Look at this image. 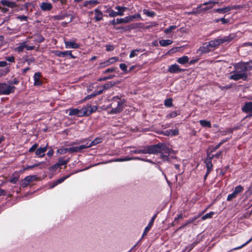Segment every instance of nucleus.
Returning a JSON list of instances; mask_svg holds the SVG:
<instances>
[{
    "mask_svg": "<svg viewBox=\"0 0 252 252\" xmlns=\"http://www.w3.org/2000/svg\"><path fill=\"white\" fill-rule=\"evenodd\" d=\"M230 10V8L228 6H226L222 8H218L215 9L214 11L220 13H225Z\"/></svg>",
    "mask_w": 252,
    "mask_h": 252,
    "instance_id": "obj_35",
    "label": "nucleus"
},
{
    "mask_svg": "<svg viewBox=\"0 0 252 252\" xmlns=\"http://www.w3.org/2000/svg\"><path fill=\"white\" fill-rule=\"evenodd\" d=\"M177 28V26L175 25L171 26L169 28L165 29L164 32L165 33L168 34L171 33L173 30Z\"/></svg>",
    "mask_w": 252,
    "mask_h": 252,
    "instance_id": "obj_39",
    "label": "nucleus"
},
{
    "mask_svg": "<svg viewBox=\"0 0 252 252\" xmlns=\"http://www.w3.org/2000/svg\"><path fill=\"white\" fill-rule=\"evenodd\" d=\"M120 68L124 71H126L127 66L125 63H121L120 64Z\"/></svg>",
    "mask_w": 252,
    "mask_h": 252,
    "instance_id": "obj_58",
    "label": "nucleus"
},
{
    "mask_svg": "<svg viewBox=\"0 0 252 252\" xmlns=\"http://www.w3.org/2000/svg\"><path fill=\"white\" fill-rule=\"evenodd\" d=\"M220 21H221V22L222 23V24H226L228 22V19H225L223 18H220V19H218L216 20V21L218 22Z\"/></svg>",
    "mask_w": 252,
    "mask_h": 252,
    "instance_id": "obj_62",
    "label": "nucleus"
},
{
    "mask_svg": "<svg viewBox=\"0 0 252 252\" xmlns=\"http://www.w3.org/2000/svg\"><path fill=\"white\" fill-rule=\"evenodd\" d=\"M69 161V159H67V160L64 159L63 158H60L59 159V164L60 166L66 165L68 162Z\"/></svg>",
    "mask_w": 252,
    "mask_h": 252,
    "instance_id": "obj_42",
    "label": "nucleus"
},
{
    "mask_svg": "<svg viewBox=\"0 0 252 252\" xmlns=\"http://www.w3.org/2000/svg\"><path fill=\"white\" fill-rule=\"evenodd\" d=\"M184 70L179 67V66L176 64H174L170 66L168 68V71L172 73L181 72Z\"/></svg>",
    "mask_w": 252,
    "mask_h": 252,
    "instance_id": "obj_11",
    "label": "nucleus"
},
{
    "mask_svg": "<svg viewBox=\"0 0 252 252\" xmlns=\"http://www.w3.org/2000/svg\"><path fill=\"white\" fill-rule=\"evenodd\" d=\"M135 18V16L130 17H126L124 18L117 19V23L118 24L122 23H127L132 21L133 18Z\"/></svg>",
    "mask_w": 252,
    "mask_h": 252,
    "instance_id": "obj_19",
    "label": "nucleus"
},
{
    "mask_svg": "<svg viewBox=\"0 0 252 252\" xmlns=\"http://www.w3.org/2000/svg\"><path fill=\"white\" fill-rule=\"evenodd\" d=\"M26 62L29 65L31 63L34 62V59L33 58H31L30 59H27L26 60Z\"/></svg>",
    "mask_w": 252,
    "mask_h": 252,
    "instance_id": "obj_61",
    "label": "nucleus"
},
{
    "mask_svg": "<svg viewBox=\"0 0 252 252\" xmlns=\"http://www.w3.org/2000/svg\"><path fill=\"white\" fill-rule=\"evenodd\" d=\"M211 47L209 46L208 43L206 42L204 43L203 45L200 47L198 50V52H199L201 54L208 53L211 51Z\"/></svg>",
    "mask_w": 252,
    "mask_h": 252,
    "instance_id": "obj_14",
    "label": "nucleus"
},
{
    "mask_svg": "<svg viewBox=\"0 0 252 252\" xmlns=\"http://www.w3.org/2000/svg\"><path fill=\"white\" fill-rule=\"evenodd\" d=\"M165 135L167 136H175L179 134L178 129H168L163 132Z\"/></svg>",
    "mask_w": 252,
    "mask_h": 252,
    "instance_id": "obj_23",
    "label": "nucleus"
},
{
    "mask_svg": "<svg viewBox=\"0 0 252 252\" xmlns=\"http://www.w3.org/2000/svg\"><path fill=\"white\" fill-rule=\"evenodd\" d=\"M243 187L241 186H238L235 188L234 191L231 193L229 194L227 198V201H231L233 198H235L237 195L242 191Z\"/></svg>",
    "mask_w": 252,
    "mask_h": 252,
    "instance_id": "obj_9",
    "label": "nucleus"
},
{
    "mask_svg": "<svg viewBox=\"0 0 252 252\" xmlns=\"http://www.w3.org/2000/svg\"><path fill=\"white\" fill-rule=\"evenodd\" d=\"M67 152V148L60 149L57 150V153L60 154H64Z\"/></svg>",
    "mask_w": 252,
    "mask_h": 252,
    "instance_id": "obj_50",
    "label": "nucleus"
},
{
    "mask_svg": "<svg viewBox=\"0 0 252 252\" xmlns=\"http://www.w3.org/2000/svg\"><path fill=\"white\" fill-rule=\"evenodd\" d=\"M99 2L97 0H91L86 1L84 4V6L88 7L89 8H92L93 6L98 4Z\"/></svg>",
    "mask_w": 252,
    "mask_h": 252,
    "instance_id": "obj_22",
    "label": "nucleus"
},
{
    "mask_svg": "<svg viewBox=\"0 0 252 252\" xmlns=\"http://www.w3.org/2000/svg\"><path fill=\"white\" fill-rule=\"evenodd\" d=\"M157 217V215H154L151 219L150 221L149 222L148 226L145 228V230L144 231V232H143V236L142 237H143L145 235H146L148 233V231L150 230V229H151V227L152 226L153 224V223H154V221L156 219Z\"/></svg>",
    "mask_w": 252,
    "mask_h": 252,
    "instance_id": "obj_20",
    "label": "nucleus"
},
{
    "mask_svg": "<svg viewBox=\"0 0 252 252\" xmlns=\"http://www.w3.org/2000/svg\"><path fill=\"white\" fill-rule=\"evenodd\" d=\"M97 110L95 106L92 107L90 105H87L85 107L81 109L82 116H89Z\"/></svg>",
    "mask_w": 252,
    "mask_h": 252,
    "instance_id": "obj_7",
    "label": "nucleus"
},
{
    "mask_svg": "<svg viewBox=\"0 0 252 252\" xmlns=\"http://www.w3.org/2000/svg\"><path fill=\"white\" fill-rule=\"evenodd\" d=\"M40 164V163H37V164H33L32 165H31V166H27V167H26L24 169V170H29V169H32V168H33L34 167L38 166Z\"/></svg>",
    "mask_w": 252,
    "mask_h": 252,
    "instance_id": "obj_53",
    "label": "nucleus"
},
{
    "mask_svg": "<svg viewBox=\"0 0 252 252\" xmlns=\"http://www.w3.org/2000/svg\"><path fill=\"white\" fill-rule=\"evenodd\" d=\"M252 241V237L249 241H248L247 242H246L245 244H243L242 246H239L237 248H234L233 250H238V249H241L242 247H243L244 246H246L248 243H249Z\"/></svg>",
    "mask_w": 252,
    "mask_h": 252,
    "instance_id": "obj_55",
    "label": "nucleus"
},
{
    "mask_svg": "<svg viewBox=\"0 0 252 252\" xmlns=\"http://www.w3.org/2000/svg\"><path fill=\"white\" fill-rule=\"evenodd\" d=\"M233 128H229L225 131H223L222 132V135H225L226 134H227V133H232L233 132Z\"/></svg>",
    "mask_w": 252,
    "mask_h": 252,
    "instance_id": "obj_56",
    "label": "nucleus"
},
{
    "mask_svg": "<svg viewBox=\"0 0 252 252\" xmlns=\"http://www.w3.org/2000/svg\"><path fill=\"white\" fill-rule=\"evenodd\" d=\"M6 60L10 62H14L15 61V58L13 56L6 57Z\"/></svg>",
    "mask_w": 252,
    "mask_h": 252,
    "instance_id": "obj_63",
    "label": "nucleus"
},
{
    "mask_svg": "<svg viewBox=\"0 0 252 252\" xmlns=\"http://www.w3.org/2000/svg\"><path fill=\"white\" fill-rule=\"evenodd\" d=\"M37 177L36 175H30L27 176L21 182V185L23 188L27 187L31 183L36 180Z\"/></svg>",
    "mask_w": 252,
    "mask_h": 252,
    "instance_id": "obj_8",
    "label": "nucleus"
},
{
    "mask_svg": "<svg viewBox=\"0 0 252 252\" xmlns=\"http://www.w3.org/2000/svg\"><path fill=\"white\" fill-rule=\"evenodd\" d=\"M55 54L56 56L58 57H65L66 56H67L68 54H70V51H66L64 52H62L60 51H55Z\"/></svg>",
    "mask_w": 252,
    "mask_h": 252,
    "instance_id": "obj_33",
    "label": "nucleus"
},
{
    "mask_svg": "<svg viewBox=\"0 0 252 252\" xmlns=\"http://www.w3.org/2000/svg\"><path fill=\"white\" fill-rule=\"evenodd\" d=\"M138 154H157L162 151L159 144L153 145L138 148Z\"/></svg>",
    "mask_w": 252,
    "mask_h": 252,
    "instance_id": "obj_2",
    "label": "nucleus"
},
{
    "mask_svg": "<svg viewBox=\"0 0 252 252\" xmlns=\"http://www.w3.org/2000/svg\"><path fill=\"white\" fill-rule=\"evenodd\" d=\"M115 9L116 10H119V9H121L122 11L124 13V11H125L127 9V8L126 7H123V6H120L117 5L115 7Z\"/></svg>",
    "mask_w": 252,
    "mask_h": 252,
    "instance_id": "obj_57",
    "label": "nucleus"
},
{
    "mask_svg": "<svg viewBox=\"0 0 252 252\" xmlns=\"http://www.w3.org/2000/svg\"><path fill=\"white\" fill-rule=\"evenodd\" d=\"M199 123L201 125V126L203 127H211V122L210 121L205 120H200Z\"/></svg>",
    "mask_w": 252,
    "mask_h": 252,
    "instance_id": "obj_37",
    "label": "nucleus"
},
{
    "mask_svg": "<svg viewBox=\"0 0 252 252\" xmlns=\"http://www.w3.org/2000/svg\"><path fill=\"white\" fill-rule=\"evenodd\" d=\"M142 52V51L140 49H136V50H132L129 55V57L130 58H133L134 57L137 55L138 53Z\"/></svg>",
    "mask_w": 252,
    "mask_h": 252,
    "instance_id": "obj_40",
    "label": "nucleus"
},
{
    "mask_svg": "<svg viewBox=\"0 0 252 252\" xmlns=\"http://www.w3.org/2000/svg\"><path fill=\"white\" fill-rule=\"evenodd\" d=\"M240 63H238L234 65L235 70L233 72V74L231 75L229 78L232 80L237 81L240 79L243 80H246L248 77V75L246 71H243V69L239 68Z\"/></svg>",
    "mask_w": 252,
    "mask_h": 252,
    "instance_id": "obj_3",
    "label": "nucleus"
},
{
    "mask_svg": "<svg viewBox=\"0 0 252 252\" xmlns=\"http://www.w3.org/2000/svg\"><path fill=\"white\" fill-rule=\"evenodd\" d=\"M161 147L162 151L159 153H161L160 158L163 161H167L168 162H173L174 159H176V157L174 155H171L173 153V151L167 148L165 145H160Z\"/></svg>",
    "mask_w": 252,
    "mask_h": 252,
    "instance_id": "obj_4",
    "label": "nucleus"
},
{
    "mask_svg": "<svg viewBox=\"0 0 252 252\" xmlns=\"http://www.w3.org/2000/svg\"><path fill=\"white\" fill-rule=\"evenodd\" d=\"M119 60V58L118 57H112L108 60V62H110V64L113 63L115 62H117Z\"/></svg>",
    "mask_w": 252,
    "mask_h": 252,
    "instance_id": "obj_47",
    "label": "nucleus"
},
{
    "mask_svg": "<svg viewBox=\"0 0 252 252\" xmlns=\"http://www.w3.org/2000/svg\"><path fill=\"white\" fill-rule=\"evenodd\" d=\"M110 62L108 60L99 63V68H104L106 66L110 65Z\"/></svg>",
    "mask_w": 252,
    "mask_h": 252,
    "instance_id": "obj_44",
    "label": "nucleus"
},
{
    "mask_svg": "<svg viewBox=\"0 0 252 252\" xmlns=\"http://www.w3.org/2000/svg\"><path fill=\"white\" fill-rule=\"evenodd\" d=\"M44 40V38L41 35L37 36V38L36 39V41L37 42H42Z\"/></svg>",
    "mask_w": 252,
    "mask_h": 252,
    "instance_id": "obj_59",
    "label": "nucleus"
},
{
    "mask_svg": "<svg viewBox=\"0 0 252 252\" xmlns=\"http://www.w3.org/2000/svg\"><path fill=\"white\" fill-rule=\"evenodd\" d=\"M144 13L149 17H154L155 15V13L154 11H150L148 10L144 9L143 10Z\"/></svg>",
    "mask_w": 252,
    "mask_h": 252,
    "instance_id": "obj_43",
    "label": "nucleus"
},
{
    "mask_svg": "<svg viewBox=\"0 0 252 252\" xmlns=\"http://www.w3.org/2000/svg\"><path fill=\"white\" fill-rule=\"evenodd\" d=\"M102 138H96L93 141L91 142V143L89 145H85V147H87V148L92 147L93 146H94L97 144H99L102 142Z\"/></svg>",
    "mask_w": 252,
    "mask_h": 252,
    "instance_id": "obj_31",
    "label": "nucleus"
},
{
    "mask_svg": "<svg viewBox=\"0 0 252 252\" xmlns=\"http://www.w3.org/2000/svg\"><path fill=\"white\" fill-rule=\"evenodd\" d=\"M189 59L186 56H184L182 57L179 58L177 60V62L180 64H184L189 62Z\"/></svg>",
    "mask_w": 252,
    "mask_h": 252,
    "instance_id": "obj_34",
    "label": "nucleus"
},
{
    "mask_svg": "<svg viewBox=\"0 0 252 252\" xmlns=\"http://www.w3.org/2000/svg\"><path fill=\"white\" fill-rule=\"evenodd\" d=\"M47 146H48L46 145L44 147L39 148L37 149L35 152L36 155H37L40 157H44L45 155L44 153L47 151Z\"/></svg>",
    "mask_w": 252,
    "mask_h": 252,
    "instance_id": "obj_26",
    "label": "nucleus"
},
{
    "mask_svg": "<svg viewBox=\"0 0 252 252\" xmlns=\"http://www.w3.org/2000/svg\"><path fill=\"white\" fill-rule=\"evenodd\" d=\"M217 3V2L214 1L212 0L209 1L208 2H204L203 4H202V5H209V6L202 8L201 11H207V10L212 8L213 7V5Z\"/></svg>",
    "mask_w": 252,
    "mask_h": 252,
    "instance_id": "obj_25",
    "label": "nucleus"
},
{
    "mask_svg": "<svg viewBox=\"0 0 252 252\" xmlns=\"http://www.w3.org/2000/svg\"><path fill=\"white\" fill-rule=\"evenodd\" d=\"M116 67H112V68H108V69H106L105 70H104L103 72V73L107 74V73H108L110 72H115L116 71Z\"/></svg>",
    "mask_w": 252,
    "mask_h": 252,
    "instance_id": "obj_46",
    "label": "nucleus"
},
{
    "mask_svg": "<svg viewBox=\"0 0 252 252\" xmlns=\"http://www.w3.org/2000/svg\"><path fill=\"white\" fill-rule=\"evenodd\" d=\"M15 87L7 83H0V94L8 95L14 92Z\"/></svg>",
    "mask_w": 252,
    "mask_h": 252,
    "instance_id": "obj_5",
    "label": "nucleus"
},
{
    "mask_svg": "<svg viewBox=\"0 0 252 252\" xmlns=\"http://www.w3.org/2000/svg\"><path fill=\"white\" fill-rule=\"evenodd\" d=\"M177 115H178L177 113L175 111H174V112H172L171 113L169 114L167 116V118H174V117H176Z\"/></svg>",
    "mask_w": 252,
    "mask_h": 252,
    "instance_id": "obj_49",
    "label": "nucleus"
},
{
    "mask_svg": "<svg viewBox=\"0 0 252 252\" xmlns=\"http://www.w3.org/2000/svg\"><path fill=\"white\" fill-rule=\"evenodd\" d=\"M40 8L44 11H50L52 9L53 6L49 2H42L40 4Z\"/></svg>",
    "mask_w": 252,
    "mask_h": 252,
    "instance_id": "obj_12",
    "label": "nucleus"
},
{
    "mask_svg": "<svg viewBox=\"0 0 252 252\" xmlns=\"http://www.w3.org/2000/svg\"><path fill=\"white\" fill-rule=\"evenodd\" d=\"M0 3L3 6H6L8 7L14 8L17 7L16 2L13 1H9L7 0H1Z\"/></svg>",
    "mask_w": 252,
    "mask_h": 252,
    "instance_id": "obj_17",
    "label": "nucleus"
},
{
    "mask_svg": "<svg viewBox=\"0 0 252 252\" xmlns=\"http://www.w3.org/2000/svg\"><path fill=\"white\" fill-rule=\"evenodd\" d=\"M240 68L246 72L252 69V60L249 62L241 63Z\"/></svg>",
    "mask_w": 252,
    "mask_h": 252,
    "instance_id": "obj_10",
    "label": "nucleus"
},
{
    "mask_svg": "<svg viewBox=\"0 0 252 252\" xmlns=\"http://www.w3.org/2000/svg\"><path fill=\"white\" fill-rule=\"evenodd\" d=\"M38 147V144H34L32 146V147H31L29 149V152L30 153H32V152H33V151H34L36 148H37Z\"/></svg>",
    "mask_w": 252,
    "mask_h": 252,
    "instance_id": "obj_54",
    "label": "nucleus"
},
{
    "mask_svg": "<svg viewBox=\"0 0 252 252\" xmlns=\"http://www.w3.org/2000/svg\"><path fill=\"white\" fill-rule=\"evenodd\" d=\"M106 47L107 51H112L114 49V47L112 45H107Z\"/></svg>",
    "mask_w": 252,
    "mask_h": 252,
    "instance_id": "obj_60",
    "label": "nucleus"
},
{
    "mask_svg": "<svg viewBox=\"0 0 252 252\" xmlns=\"http://www.w3.org/2000/svg\"><path fill=\"white\" fill-rule=\"evenodd\" d=\"M17 19L20 20L21 21H27L28 17L24 15H20L17 17Z\"/></svg>",
    "mask_w": 252,
    "mask_h": 252,
    "instance_id": "obj_51",
    "label": "nucleus"
},
{
    "mask_svg": "<svg viewBox=\"0 0 252 252\" xmlns=\"http://www.w3.org/2000/svg\"><path fill=\"white\" fill-rule=\"evenodd\" d=\"M235 37L234 34H230L228 36H225L222 38L219 39L220 44L229 43Z\"/></svg>",
    "mask_w": 252,
    "mask_h": 252,
    "instance_id": "obj_13",
    "label": "nucleus"
},
{
    "mask_svg": "<svg viewBox=\"0 0 252 252\" xmlns=\"http://www.w3.org/2000/svg\"><path fill=\"white\" fill-rule=\"evenodd\" d=\"M111 103L108 106V108L111 109L110 111H108L109 114H116L121 112L125 105L126 100L122 98L119 96H115L113 97L111 99Z\"/></svg>",
    "mask_w": 252,
    "mask_h": 252,
    "instance_id": "obj_1",
    "label": "nucleus"
},
{
    "mask_svg": "<svg viewBox=\"0 0 252 252\" xmlns=\"http://www.w3.org/2000/svg\"><path fill=\"white\" fill-rule=\"evenodd\" d=\"M29 41L27 40L24 42H21L19 43V46L15 48V50L18 52H22L24 51L25 48L27 50L30 51L32 50L35 49L34 46H30L28 45Z\"/></svg>",
    "mask_w": 252,
    "mask_h": 252,
    "instance_id": "obj_6",
    "label": "nucleus"
},
{
    "mask_svg": "<svg viewBox=\"0 0 252 252\" xmlns=\"http://www.w3.org/2000/svg\"><path fill=\"white\" fill-rule=\"evenodd\" d=\"M159 43L161 46L165 47L171 44L172 43V41L169 39H162L160 40Z\"/></svg>",
    "mask_w": 252,
    "mask_h": 252,
    "instance_id": "obj_36",
    "label": "nucleus"
},
{
    "mask_svg": "<svg viewBox=\"0 0 252 252\" xmlns=\"http://www.w3.org/2000/svg\"><path fill=\"white\" fill-rule=\"evenodd\" d=\"M214 212H211L209 213L206 214V215H204L202 218V220H205L207 219H211L212 218L213 216L214 215Z\"/></svg>",
    "mask_w": 252,
    "mask_h": 252,
    "instance_id": "obj_41",
    "label": "nucleus"
},
{
    "mask_svg": "<svg viewBox=\"0 0 252 252\" xmlns=\"http://www.w3.org/2000/svg\"><path fill=\"white\" fill-rule=\"evenodd\" d=\"M164 105L168 107H170L172 105V100L171 98L167 99L164 101Z\"/></svg>",
    "mask_w": 252,
    "mask_h": 252,
    "instance_id": "obj_45",
    "label": "nucleus"
},
{
    "mask_svg": "<svg viewBox=\"0 0 252 252\" xmlns=\"http://www.w3.org/2000/svg\"><path fill=\"white\" fill-rule=\"evenodd\" d=\"M41 74L39 72H36L34 75V86H40L42 84V82L40 80Z\"/></svg>",
    "mask_w": 252,
    "mask_h": 252,
    "instance_id": "obj_24",
    "label": "nucleus"
},
{
    "mask_svg": "<svg viewBox=\"0 0 252 252\" xmlns=\"http://www.w3.org/2000/svg\"><path fill=\"white\" fill-rule=\"evenodd\" d=\"M66 48L77 49L79 48V45L74 41H64Z\"/></svg>",
    "mask_w": 252,
    "mask_h": 252,
    "instance_id": "obj_21",
    "label": "nucleus"
},
{
    "mask_svg": "<svg viewBox=\"0 0 252 252\" xmlns=\"http://www.w3.org/2000/svg\"><path fill=\"white\" fill-rule=\"evenodd\" d=\"M204 162L206 164V167L207 169V171L205 175L204 178L206 179L208 174L210 173L212 170V168L213 167V164L212 163V161H210V158L209 159H205Z\"/></svg>",
    "mask_w": 252,
    "mask_h": 252,
    "instance_id": "obj_16",
    "label": "nucleus"
},
{
    "mask_svg": "<svg viewBox=\"0 0 252 252\" xmlns=\"http://www.w3.org/2000/svg\"><path fill=\"white\" fill-rule=\"evenodd\" d=\"M94 19L96 22L100 21L103 19V13L98 8L94 10Z\"/></svg>",
    "mask_w": 252,
    "mask_h": 252,
    "instance_id": "obj_15",
    "label": "nucleus"
},
{
    "mask_svg": "<svg viewBox=\"0 0 252 252\" xmlns=\"http://www.w3.org/2000/svg\"><path fill=\"white\" fill-rule=\"evenodd\" d=\"M87 147H85V145H80L77 147H72L70 148H67V151L68 152L74 153V152H79L81 150L84 149H86Z\"/></svg>",
    "mask_w": 252,
    "mask_h": 252,
    "instance_id": "obj_18",
    "label": "nucleus"
},
{
    "mask_svg": "<svg viewBox=\"0 0 252 252\" xmlns=\"http://www.w3.org/2000/svg\"><path fill=\"white\" fill-rule=\"evenodd\" d=\"M115 85V83L113 81H110L108 83L104 84L103 86V90H107L111 88Z\"/></svg>",
    "mask_w": 252,
    "mask_h": 252,
    "instance_id": "obj_38",
    "label": "nucleus"
},
{
    "mask_svg": "<svg viewBox=\"0 0 252 252\" xmlns=\"http://www.w3.org/2000/svg\"><path fill=\"white\" fill-rule=\"evenodd\" d=\"M19 176L18 177H12L10 180H9V182L11 183H13V184H15L17 183V182L19 180Z\"/></svg>",
    "mask_w": 252,
    "mask_h": 252,
    "instance_id": "obj_48",
    "label": "nucleus"
},
{
    "mask_svg": "<svg viewBox=\"0 0 252 252\" xmlns=\"http://www.w3.org/2000/svg\"><path fill=\"white\" fill-rule=\"evenodd\" d=\"M242 109L243 112L246 113L251 111L252 110V102H248L245 103Z\"/></svg>",
    "mask_w": 252,
    "mask_h": 252,
    "instance_id": "obj_27",
    "label": "nucleus"
},
{
    "mask_svg": "<svg viewBox=\"0 0 252 252\" xmlns=\"http://www.w3.org/2000/svg\"><path fill=\"white\" fill-rule=\"evenodd\" d=\"M219 39H216L214 40H211L208 42V45L211 48H215L220 45Z\"/></svg>",
    "mask_w": 252,
    "mask_h": 252,
    "instance_id": "obj_32",
    "label": "nucleus"
},
{
    "mask_svg": "<svg viewBox=\"0 0 252 252\" xmlns=\"http://www.w3.org/2000/svg\"><path fill=\"white\" fill-rule=\"evenodd\" d=\"M109 16L111 17H116L118 16L117 12L114 11L113 10H110Z\"/></svg>",
    "mask_w": 252,
    "mask_h": 252,
    "instance_id": "obj_52",
    "label": "nucleus"
},
{
    "mask_svg": "<svg viewBox=\"0 0 252 252\" xmlns=\"http://www.w3.org/2000/svg\"><path fill=\"white\" fill-rule=\"evenodd\" d=\"M220 147V146L219 145V144H217L215 147L212 148V149L211 151V152H214L216 151Z\"/></svg>",
    "mask_w": 252,
    "mask_h": 252,
    "instance_id": "obj_64",
    "label": "nucleus"
},
{
    "mask_svg": "<svg viewBox=\"0 0 252 252\" xmlns=\"http://www.w3.org/2000/svg\"><path fill=\"white\" fill-rule=\"evenodd\" d=\"M132 159H139V160H144V159H142L139 158H130V157H127L125 158H117V159L114 160V161H117V162H122V161L131 160Z\"/></svg>",
    "mask_w": 252,
    "mask_h": 252,
    "instance_id": "obj_29",
    "label": "nucleus"
},
{
    "mask_svg": "<svg viewBox=\"0 0 252 252\" xmlns=\"http://www.w3.org/2000/svg\"><path fill=\"white\" fill-rule=\"evenodd\" d=\"M69 176H70L69 175H67L66 176L63 177L57 180V181H56L55 182H54L53 183V184L51 186L50 188H53L55 187V186H56L57 185H58V184L63 182L65 179L68 178Z\"/></svg>",
    "mask_w": 252,
    "mask_h": 252,
    "instance_id": "obj_30",
    "label": "nucleus"
},
{
    "mask_svg": "<svg viewBox=\"0 0 252 252\" xmlns=\"http://www.w3.org/2000/svg\"><path fill=\"white\" fill-rule=\"evenodd\" d=\"M69 115L73 116L76 115L78 117H82L81 109H70L69 110Z\"/></svg>",
    "mask_w": 252,
    "mask_h": 252,
    "instance_id": "obj_28",
    "label": "nucleus"
}]
</instances>
